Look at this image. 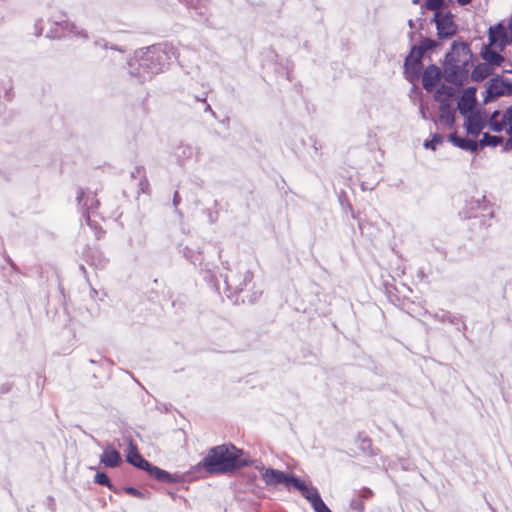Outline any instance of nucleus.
Listing matches in <instances>:
<instances>
[{
    "instance_id": "obj_45",
    "label": "nucleus",
    "mask_w": 512,
    "mask_h": 512,
    "mask_svg": "<svg viewBox=\"0 0 512 512\" xmlns=\"http://www.w3.org/2000/svg\"><path fill=\"white\" fill-rule=\"evenodd\" d=\"M502 119L504 120L506 127H512V105L507 107L502 115Z\"/></svg>"
},
{
    "instance_id": "obj_61",
    "label": "nucleus",
    "mask_w": 512,
    "mask_h": 512,
    "mask_svg": "<svg viewBox=\"0 0 512 512\" xmlns=\"http://www.w3.org/2000/svg\"><path fill=\"white\" fill-rule=\"evenodd\" d=\"M79 268L83 272V274H86V268L84 267V265H80Z\"/></svg>"
},
{
    "instance_id": "obj_25",
    "label": "nucleus",
    "mask_w": 512,
    "mask_h": 512,
    "mask_svg": "<svg viewBox=\"0 0 512 512\" xmlns=\"http://www.w3.org/2000/svg\"><path fill=\"white\" fill-rule=\"evenodd\" d=\"M493 73V68L485 63L476 64L470 74V79L475 82H481Z\"/></svg>"
},
{
    "instance_id": "obj_54",
    "label": "nucleus",
    "mask_w": 512,
    "mask_h": 512,
    "mask_svg": "<svg viewBox=\"0 0 512 512\" xmlns=\"http://www.w3.org/2000/svg\"><path fill=\"white\" fill-rule=\"evenodd\" d=\"M417 277L420 279V281L422 282H428V276L425 274L424 270L423 269H419L417 271Z\"/></svg>"
},
{
    "instance_id": "obj_37",
    "label": "nucleus",
    "mask_w": 512,
    "mask_h": 512,
    "mask_svg": "<svg viewBox=\"0 0 512 512\" xmlns=\"http://www.w3.org/2000/svg\"><path fill=\"white\" fill-rule=\"evenodd\" d=\"M445 3L444 0H425L424 7L427 10L434 11H440V8L444 7Z\"/></svg>"
},
{
    "instance_id": "obj_19",
    "label": "nucleus",
    "mask_w": 512,
    "mask_h": 512,
    "mask_svg": "<svg viewBox=\"0 0 512 512\" xmlns=\"http://www.w3.org/2000/svg\"><path fill=\"white\" fill-rule=\"evenodd\" d=\"M448 141L452 143L453 146L470 153L476 152L479 148V144L476 140L459 136L456 132L448 135Z\"/></svg>"
},
{
    "instance_id": "obj_21",
    "label": "nucleus",
    "mask_w": 512,
    "mask_h": 512,
    "mask_svg": "<svg viewBox=\"0 0 512 512\" xmlns=\"http://www.w3.org/2000/svg\"><path fill=\"white\" fill-rule=\"evenodd\" d=\"M100 463L108 468H116L122 463L121 454L112 446H107L100 456Z\"/></svg>"
},
{
    "instance_id": "obj_31",
    "label": "nucleus",
    "mask_w": 512,
    "mask_h": 512,
    "mask_svg": "<svg viewBox=\"0 0 512 512\" xmlns=\"http://www.w3.org/2000/svg\"><path fill=\"white\" fill-rule=\"evenodd\" d=\"M94 483L107 487L110 491L119 494L120 489L117 488L110 480L108 475L103 471H97L94 475Z\"/></svg>"
},
{
    "instance_id": "obj_12",
    "label": "nucleus",
    "mask_w": 512,
    "mask_h": 512,
    "mask_svg": "<svg viewBox=\"0 0 512 512\" xmlns=\"http://www.w3.org/2000/svg\"><path fill=\"white\" fill-rule=\"evenodd\" d=\"M295 476L296 475L293 473L268 468L263 472V481L267 486L283 485L287 489H290L293 481H295Z\"/></svg>"
},
{
    "instance_id": "obj_44",
    "label": "nucleus",
    "mask_w": 512,
    "mask_h": 512,
    "mask_svg": "<svg viewBox=\"0 0 512 512\" xmlns=\"http://www.w3.org/2000/svg\"><path fill=\"white\" fill-rule=\"evenodd\" d=\"M149 189V182L146 175H142L138 183V193H147Z\"/></svg>"
},
{
    "instance_id": "obj_30",
    "label": "nucleus",
    "mask_w": 512,
    "mask_h": 512,
    "mask_svg": "<svg viewBox=\"0 0 512 512\" xmlns=\"http://www.w3.org/2000/svg\"><path fill=\"white\" fill-rule=\"evenodd\" d=\"M441 45L440 42L428 37H422L417 45H412L415 51H419L423 55L427 51H432Z\"/></svg>"
},
{
    "instance_id": "obj_2",
    "label": "nucleus",
    "mask_w": 512,
    "mask_h": 512,
    "mask_svg": "<svg viewBox=\"0 0 512 512\" xmlns=\"http://www.w3.org/2000/svg\"><path fill=\"white\" fill-rule=\"evenodd\" d=\"M177 58L176 49L169 43H159L141 49L140 54L127 62V72L139 83L167 70Z\"/></svg>"
},
{
    "instance_id": "obj_46",
    "label": "nucleus",
    "mask_w": 512,
    "mask_h": 512,
    "mask_svg": "<svg viewBox=\"0 0 512 512\" xmlns=\"http://www.w3.org/2000/svg\"><path fill=\"white\" fill-rule=\"evenodd\" d=\"M204 279L215 289V291L219 292V285L215 275L207 272Z\"/></svg>"
},
{
    "instance_id": "obj_26",
    "label": "nucleus",
    "mask_w": 512,
    "mask_h": 512,
    "mask_svg": "<svg viewBox=\"0 0 512 512\" xmlns=\"http://www.w3.org/2000/svg\"><path fill=\"white\" fill-rule=\"evenodd\" d=\"M355 443L364 455L369 457L377 455V450L373 448L371 438L364 433H358Z\"/></svg>"
},
{
    "instance_id": "obj_34",
    "label": "nucleus",
    "mask_w": 512,
    "mask_h": 512,
    "mask_svg": "<svg viewBox=\"0 0 512 512\" xmlns=\"http://www.w3.org/2000/svg\"><path fill=\"white\" fill-rule=\"evenodd\" d=\"M183 256L194 266L197 265V263H201L202 257L199 252H195L194 250L190 249L189 247H184L181 250Z\"/></svg>"
},
{
    "instance_id": "obj_43",
    "label": "nucleus",
    "mask_w": 512,
    "mask_h": 512,
    "mask_svg": "<svg viewBox=\"0 0 512 512\" xmlns=\"http://www.w3.org/2000/svg\"><path fill=\"white\" fill-rule=\"evenodd\" d=\"M94 45L95 47H98V48H101V49H114V50H118L120 52H123V49L119 48L118 46H115V45H111L109 46L108 42L105 40V39H97L95 42H94Z\"/></svg>"
},
{
    "instance_id": "obj_39",
    "label": "nucleus",
    "mask_w": 512,
    "mask_h": 512,
    "mask_svg": "<svg viewBox=\"0 0 512 512\" xmlns=\"http://www.w3.org/2000/svg\"><path fill=\"white\" fill-rule=\"evenodd\" d=\"M486 122H487V127H489L493 132L500 133L503 130L506 131V125L502 118H501V120L486 121Z\"/></svg>"
},
{
    "instance_id": "obj_64",
    "label": "nucleus",
    "mask_w": 512,
    "mask_h": 512,
    "mask_svg": "<svg viewBox=\"0 0 512 512\" xmlns=\"http://www.w3.org/2000/svg\"><path fill=\"white\" fill-rule=\"evenodd\" d=\"M421 0H412V4L414 5H418L420 4Z\"/></svg>"
},
{
    "instance_id": "obj_42",
    "label": "nucleus",
    "mask_w": 512,
    "mask_h": 512,
    "mask_svg": "<svg viewBox=\"0 0 512 512\" xmlns=\"http://www.w3.org/2000/svg\"><path fill=\"white\" fill-rule=\"evenodd\" d=\"M506 134L508 135V139L505 140V143L502 147V152H509L512 150V127H506Z\"/></svg>"
},
{
    "instance_id": "obj_20",
    "label": "nucleus",
    "mask_w": 512,
    "mask_h": 512,
    "mask_svg": "<svg viewBox=\"0 0 512 512\" xmlns=\"http://www.w3.org/2000/svg\"><path fill=\"white\" fill-rule=\"evenodd\" d=\"M488 40L490 45H498L502 50L506 46L507 34L505 26L497 23L489 28Z\"/></svg>"
},
{
    "instance_id": "obj_51",
    "label": "nucleus",
    "mask_w": 512,
    "mask_h": 512,
    "mask_svg": "<svg viewBox=\"0 0 512 512\" xmlns=\"http://www.w3.org/2000/svg\"><path fill=\"white\" fill-rule=\"evenodd\" d=\"M260 295H261V292H253L252 295L247 296V302L250 304L255 303L257 301V299L260 297ZM245 302H246V299L243 298L242 303H245Z\"/></svg>"
},
{
    "instance_id": "obj_49",
    "label": "nucleus",
    "mask_w": 512,
    "mask_h": 512,
    "mask_svg": "<svg viewBox=\"0 0 512 512\" xmlns=\"http://www.w3.org/2000/svg\"><path fill=\"white\" fill-rule=\"evenodd\" d=\"M313 510L314 512H332L323 500L313 507Z\"/></svg>"
},
{
    "instance_id": "obj_7",
    "label": "nucleus",
    "mask_w": 512,
    "mask_h": 512,
    "mask_svg": "<svg viewBox=\"0 0 512 512\" xmlns=\"http://www.w3.org/2000/svg\"><path fill=\"white\" fill-rule=\"evenodd\" d=\"M432 21L436 25L437 36L439 39H448L456 35L457 26L454 23V15L451 11H436Z\"/></svg>"
},
{
    "instance_id": "obj_24",
    "label": "nucleus",
    "mask_w": 512,
    "mask_h": 512,
    "mask_svg": "<svg viewBox=\"0 0 512 512\" xmlns=\"http://www.w3.org/2000/svg\"><path fill=\"white\" fill-rule=\"evenodd\" d=\"M455 110L452 108L451 103L439 104V119L447 127H453L455 123Z\"/></svg>"
},
{
    "instance_id": "obj_4",
    "label": "nucleus",
    "mask_w": 512,
    "mask_h": 512,
    "mask_svg": "<svg viewBox=\"0 0 512 512\" xmlns=\"http://www.w3.org/2000/svg\"><path fill=\"white\" fill-rule=\"evenodd\" d=\"M460 215H463L464 218L474 220L472 223L473 226L478 223L483 227H489L491 225L490 220L494 217V213L489 209L485 196L477 199L472 197L466 200Z\"/></svg>"
},
{
    "instance_id": "obj_16",
    "label": "nucleus",
    "mask_w": 512,
    "mask_h": 512,
    "mask_svg": "<svg viewBox=\"0 0 512 512\" xmlns=\"http://www.w3.org/2000/svg\"><path fill=\"white\" fill-rule=\"evenodd\" d=\"M443 75V70H441L436 64L428 65L424 70H422L421 78H422V86L426 91H431L440 78Z\"/></svg>"
},
{
    "instance_id": "obj_27",
    "label": "nucleus",
    "mask_w": 512,
    "mask_h": 512,
    "mask_svg": "<svg viewBox=\"0 0 512 512\" xmlns=\"http://www.w3.org/2000/svg\"><path fill=\"white\" fill-rule=\"evenodd\" d=\"M480 56L485 60V63L493 64L495 66H500L504 61V57L501 54L490 49L487 45H483L480 51Z\"/></svg>"
},
{
    "instance_id": "obj_62",
    "label": "nucleus",
    "mask_w": 512,
    "mask_h": 512,
    "mask_svg": "<svg viewBox=\"0 0 512 512\" xmlns=\"http://www.w3.org/2000/svg\"><path fill=\"white\" fill-rule=\"evenodd\" d=\"M408 25L410 26V28H413V27H414V23H413V20H412V19H410V20L408 21Z\"/></svg>"
},
{
    "instance_id": "obj_6",
    "label": "nucleus",
    "mask_w": 512,
    "mask_h": 512,
    "mask_svg": "<svg viewBox=\"0 0 512 512\" xmlns=\"http://www.w3.org/2000/svg\"><path fill=\"white\" fill-rule=\"evenodd\" d=\"M485 87L484 104L495 101L499 96H512V81L501 75L490 78Z\"/></svg>"
},
{
    "instance_id": "obj_55",
    "label": "nucleus",
    "mask_w": 512,
    "mask_h": 512,
    "mask_svg": "<svg viewBox=\"0 0 512 512\" xmlns=\"http://www.w3.org/2000/svg\"><path fill=\"white\" fill-rule=\"evenodd\" d=\"M172 202H173V205H174L175 207H177V206L180 204V202H181V197H180V195H179V192H178V191H175V192H174V195H173V201H172Z\"/></svg>"
},
{
    "instance_id": "obj_14",
    "label": "nucleus",
    "mask_w": 512,
    "mask_h": 512,
    "mask_svg": "<svg viewBox=\"0 0 512 512\" xmlns=\"http://www.w3.org/2000/svg\"><path fill=\"white\" fill-rule=\"evenodd\" d=\"M291 488L298 490L301 495L311 504L312 508L323 500L316 487L307 484L297 475L295 476V481H293Z\"/></svg>"
},
{
    "instance_id": "obj_10",
    "label": "nucleus",
    "mask_w": 512,
    "mask_h": 512,
    "mask_svg": "<svg viewBox=\"0 0 512 512\" xmlns=\"http://www.w3.org/2000/svg\"><path fill=\"white\" fill-rule=\"evenodd\" d=\"M464 118L463 126L467 134L474 137H478L482 130L487 127L486 111L484 109L476 108Z\"/></svg>"
},
{
    "instance_id": "obj_40",
    "label": "nucleus",
    "mask_w": 512,
    "mask_h": 512,
    "mask_svg": "<svg viewBox=\"0 0 512 512\" xmlns=\"http://www.w3.org/2000/svg\"><path fill=\"white\" fill-rule=\"evenodd\" d=\"M350 508L356 512H365V505L361 498H353L349 504Z\"/></svg>"
},
{
    "instance_id": "obj_58",
    "label": "nucleus",
    "mask_w": 512,
    "mask_h": 512,
    "mask_svg": "<svg viewBox=\"0 0 512 512\" xmlns=\"http://www.w3.org/2000/svg\"><path fill=\"white\" fill-rule=\"evenodd\" d=\"M460 6H466L472 2V0H456Z\"/></svg>"
},
{
    "instance_id": "obj_11",
    "label": "nucleus",
    "mask_w": 512,
    "mask_h": 512,
    "mask_svg": "<svg viewBox=\"0 0 512 512\" xmlns=\"http://www.w3.org/2000/svg\"><path fill=\"white\" fill-rule=\"evenodd\" d=\"M77 202L87 225L93 227L90 215L97 211L100 205L99 200L95 197V195H86L82 188H78Z\"/></svg>"
},
{
    "instance_id": "obj_41",
    "label": "nucleus",
    "mask_w": 512,
    "mask_h": 512,
    "mask_svg": "<svg viewBox=\"0 0 512 512\" xmlns=\"http://www.w3.org/2000/svg\"><path fill=\"white\" fill-rule=\"evenodd\" d=\"M473 59L469 56L465 57L460 63H458V66L462 68L463 73H465L469 77V70L473 65Z\"/></svg>"
},
{
    "instance_id": "obj_8",
    "label": "nucleus",
    "mask_w": 512,
    "mask_h": 512,
    "mask_svg": "<svg viewBox=\"0 0 512 512\" xmlns=\"http://www.w3.org/2000/svg\"><path fill=\"white\" fill-rule=\"evenodd\" d=\"M423 55L419 51L410 48L408 55L404 59V77L410 83H415L420 79L423 70Z\"/></svg>"
},
{
    "instance_id": "obj_56",
    "label": "nucleus",
    "mask_w": 512,
    "mask_h": 512,
    "mask_svg": "<svg viewBox=\"0 0 512 512\" xmlns=\"http://www.w3.org/2000/svg\"><path fill=\"white\" fill-rule=\"evenodd\" d=\"M506 45H512V20L509 24V36H507Z\"/></svg>"
},
{
    "instance_id": "obj_53",
    "label": "nucleus",
    "mask_w": 512,
    "mask_h": 512,
    "mask_svg": "<svg viewBox=\"0 0 512 512\" xmlns=\"http://www.w3.org/2000/svg\"><path fill=\"white\" fill-rule=\"evenodd\" d=\"M253 461H254L253 464L256 463L255 464V469H257L260 472L261 477L263 478V472L265 470H267L268 468H265V466L263 465L262 462H258V461H255V460H253Z\"/></svg>"
},
{
    "instance_id": "obj_18",
    "label": "nucleus",
    "mask_w": 512,
    "mask_h": 512,
    "mask_svg": "<svg viewBox=\"0 0 512 512\" xmlns=\"http://www.w3.org/2000/svg\"><path fill=\"white\" fill-rule=\"evenodd\" d=\"M434 319L440 322H448L451 325L455 326L458 331L463 332L464 338L467 339L465 334V330L467 329V325L463 321V317L460 314H452L449 311L441 310L438 313L434 314Z\"/></svg>"
},
{
    "instance_id": "obj_60",
    "label": "nucleus",
    "mask_w": 512,
    "mask_h": 512,
    "mask_svg": "<svg viewBox=\"0 0 512 512\" xmlns=\"http://www.w3.org/2000/svg\"><path fill=\"white\" fill-rule=\"evenodd\" d=\"M196 100H197V101L204 102V103H207V102H206V95H205V96H203V97H198V96H196Z\"/></svg>"
},
{
    "instance_id": "obj_48",
    "label": "nucleus",
    "mask_w": 512,
    "mask_h": 512,
    "mask_svg": "<svg viewBox=\"0 0 512 512\" xmlns=\"http://www.w3.org/2000/svg\"><path fill=\"white\" fill-rule=\"evenodd\" d=\"M145 174V168L143 166H136L131 172V177L134 179H140Z\"/></svg>"
},
{
    "instance_id": "obj_47",
    "label": "nucleus",
    "mask_w": 512,
    "mask_h": 512,
    "mask_svg": "<svg viewBox=\"0 0 512 512\" xmlns=\"http://www.w3.org/2000/svg\"><path fill=\"white\" fill-rule=\"evenodd\" d=\"M372 496H373V491L368 487H363L359 491V495H358V497L361 498L363 502H364V500L370 499Z\"/></svg>"
},
{
    "instance_id": "obj_1",
    "label": "nucleus",
    "mask_w": 512,
    "mask_h": 512,
    "mask_svg": "<svg viewBox=\"0 0 512 512\" xmlns=\"http://www.w3.org/2000/svg\"><path fill=\"white\" fill-rule=\"evenodd\" d=\"M253 462L243 449L233 443H226L211 447L206 456L183 475L185 481L203 478L205 475H232L253 465Z\"/></svg>"
},
{
    "instance_id": "obj_32",
    "label": "nucleus",
    "mask_w": 512,
    "mask_h": 512,
    "mask_svg": "<svg viewBox=\"0 0 512 512\" xmlns=\"http://www.w3.org/2000/svg\"><path fill=\"white\" fill-rule=\"evenodd\" d=\"M443 136L439 133L431 134L430 139H426L423 143L425 149H431L435 151L439 145L443 143Z\"/></svg>"
},
{
    "instance_id": "obj_59",
    "label": "nucleus",
    "mask_w": 512,
    "mask_h": 512,
    "mask_svg": "<svg viewBox=\"0 0 512 512\" xmlns=\"http://www.w3.org/2000/svg\"><path fill=\"white\" fill-rule=\"evenodd\" d=\"M420 113H421V117L423 119H427L426 112H425L423 106H420Z\"/></svg>"
},
{
    "instance_id": "obj_17",
    "label": "nucleus",
    "mask_w": 512,
    "mask_h": 512,
    "mask_svg": "<svg viewBox=\"0 0 512 512\" xmlns=\"http://www.w3.org/2000/svg\"><path fill=\"white\" fill-rule=\"evenodd\" d=\"M450 54L455 64L460 63L465 57L469 56L474 58V54L471 50L470 44L464 41H453L450 49L446 52Z\"/></svg>"
},
{
    "instance_id": "obj_9",
    "label": "nucleus",
    "mask_w": 512,
    "mask_h": 512,
    "mask_svg": "<svg viewBox=\"0 0 512 512\" xmlns=\"http://www.w3.org/2000/svg\"><path fill=\"white\" fill-rule=\"evenodd\" d=\"M442 65L443 77L449 84L459 87L468 81V76L463 73L458 64H455L450 54H445Z\"/></svg>"
},
{
    "instance_id": "obj_52",
    "label": "nucleus",
    "mask_w": 512,
    "mask_h": 512,
    "mask_svg": "<svg viewBox=\"0 0 512 512\" xmlns=\"http://www.w3.org/2000/svg\"><path fill=\"white\" fill-rule=\"evenodd\" d=\"M500 115L499 110L493 111L490 115L486 114V121H496L498 120V116Z\"/></svg>"
},
{
    "instance_id": "obj_38",
    "label": "nucleus",
    "mask_w": 512,
    "mask_h": 512,
    "mask_svg": "<svg viewBox=\"0 0 512 512\" xmlns=\"http://www.w3.org/2000/svg\"><path fill=\"white\" fill-rule=\"evenodd\" d=\"M213 204H214V208H215V210L206 209V210L204 211V213H205V214H206V216H207L208 222H209L210 224H215V223L218 221V219H219V212H218V210H216V208H217V206H218V204H219V203H218V200H214V203H213Z\"/></svg>"
},
{
    "instance_id": "obj_5",
    "label": "nucleus",
    "mask_w": 512,
    "mask_h": 512,
    "mask_svg": "<svg viewBox=\"0 0 512 512\" xmlns=\"http://www.w3.org/2000/svg\"><path fill=\"white\" fill-rule=\"evenodd\" d=\"M221 277L223 278L227 297L232 299L234 295L242 292L252 282L253 273L250 270L244 272L229 270L226 274H221Z\"/></svg>"
},
{
    "instance_id": "obj_23",
    "label": "nucleus",
    "mask_w": 512,
    "mask_h": 512,
    "mask_svg": "<svg viewBox=\"0 0 512 512\" xmlns=\"http://www.w3.org/2000/svg\"><path fill=\"white\" fill-rule=\"evenodd\" d=\"M456 92L457 90L452 86V84L447 85L445 83H442L436 89L434 99L439 104L451 103V100Z\"/></svg>"
},
{
    "instance_id": "obj_28",
    "label": "nucleus",
    "mask_w": 512,
    "mask_h": 512,
    "mask_svg": "<svg viewBox=\"0 0 512 512\" xmlns=\"http://www.w3.org/2000/svg\"><path fill=\"white\" fill-rule=\"evenodd\" d=\"M477 143L479 144V148H484V147L495 148L498 145L503 146V144L505 143V140L502 136L491 135L487 132H484V133H482V138L479 141H477Z\"/></svg>"
},
{
    "instance_id": "obj_29",
    "label": "nucleus",
    "mask_w": 512,
    "mask_h": 512,
    "mask_svg": "<svg viewBox=\"0 0 512 512\" xmlns=\"http://www.w3.org/2000/svg\"><path fill=\"white\" fill-rule=\"evenodd\" d=\"M339 203L344 211H349L353 219L357 220L358 227L362 231L363 230V221L359 218L358 214L354 211L352 204L349 202L347 195L344 191H342L339 196Z\"/></svg>"
},
{
    "instance_id": "obj_22",
    "label": "nucleus",
    "mask_w": 512,
    "mask_h": 512,
    "mask_svg": "<svg viewBox=\"0 0 512 512\" xmlns=\"http://www.w3.org/2000/svg\"><path fill=\"white\" fill-rule=\"evenodd\" d=\"M84 257L86 262L96 269H104L108 263V259L96 248H87Z\"/></svg>"
},
{
    "instance_id": "obj_36",
    "label": "nucleus",
    "mask_w": 512,
    "mask_h": 512,
    "mask_svg": "<svg viewBox=\"0 0 512 512\" xmlns=\"http://www.w3.org/2000/svg\"><path fill=\"white\" fill-rule=\"evenodd\" d=\"M121 491H123V492H125V493H127V494H129L131 496L140 498V499H146L147 496L150 495L149 492L141 491L138 488L133 487V486H125L122 489H120V492Z\"/></svg>"
},
{
    "instance_id": "obj_33",
    "label": "nucleus",
    "mask_w": 512,
    "mask_h": 512,
    "mask_svg": "<svg viewBox=\"0 0 512 512\" xmlns=\"http://www.w3.org/2000/svg\"><path fill=\"white\" fill-rule=\"evenodd\" d=\"M194 153V148L191 145L181 144L176 149V155L179 161H184L191 158Z\"/></svg>"
},
{
    "instance_id": "obj_3",
    "label": "nucleus",
    "mask_w": 512,
    "mask_h": 512,
    "mask_svg": "<svg viewBox=\"0 0 512 512\" xmlns=\"http://www.w3.org/2000/svg\"><path fill=\"white\" fill-rule=\"evenodd\" d=\"M126 461L139 470L145 471L151 478L161 483H181L185 482V475L178 473L172 474L158 466L153 465L146 460L138 451L137 445L130 440L127 451Z\"/></svg>"
},
{
    "instance_id": "obj_57",
    "label": "nucleus",
    "mask_w": 512,
    "mask_h": 512,
    "mask_svg": "<svg viewBox=\"0 0 512 512\" xmlns=\"http://www.w3.org/2000/svg\"><path fill=\"white\" fill-rule=\"evenodd\" d=\"M205 111L207 112H210L212 114L213 117H216V113L212 110L211 106L208 104V103H205Z\"/></svg>"
},
{
    "instance_id": "obj_35",
    "label": "nucleus",
    "mask_w": 512,
    "mask_h": 512,
    "mask_svg": "<svg viewBox=\"0 0 512 512\" xmlns=\"http://www.w3.org/2000/svg\"><path fill=\"white\" fill-rule=\"evenodd\" d=\"M4 97L7 101H11L13 98L12 85L10 81L5 82L0 79V98Z\"/></svg>"
},
{
    "instance_id": "obj_15",
    "label": "nucleus",
    "mask_w": 512,
    "mask_h": 512,
    "mask_svg": "<svg viewBox=\"0 0 512 512\" xmlns=\"http://www.w3.org/2000/svg\"><path fill=\"white\" fill-rule=\"evenodd\" d=\"M70 33L81 35L85 38L87 37V34L83 30L79 31L74 23H70L66 20L55 22L54 27L47 32L46 37L50 39H61L65 38Z\"/></svg>"
},
{
    "instance_id": "obj_13",
    "label": "nucleus",
    "mask_w": 512,
    "mask_h": 512,
    "mask_svg": "<svg viewBox=\"0 0 512 512\" xmlns=\"http://www.w3.org/2000/svg\"><path fill=\"white\" fill-rule=\"evenodd\" d=\"M477 88L475 86H468L463 89L462 94L459 96L457 100V110L459 113L466 117L474 111V106L477 102Z\"/></svg>"
},
{
    "instance_id": "obj_63",
    "label": "nucleus",
    "mask_w": 512,
    "mask_h": 512,
    "mask_svg": "<svg viewBox=\"0 0 512 512\" xmlns=\"http://www.w3.org/2000/svg\"><path fill=\"white\" fill-rule=\"evenodd\" d=\"M8 262L11 265V267L15 268V264L10 258L8 259Z\"/></svg>"
},
{
    "instance_id": "obj_50",
    "label": "nucleus",
    "mask_w": 512,
    "mask_h": 512,
    "mask_svg": "<svg viewBox=\"0 0 512 512\" xmlns=\"http://www.w3.org/2000/svg\"><path fill=\"white\" fill-rule=\"evenodd\" d=\"M46 507L52 512H56V503L52 496H48L45 500Z\"/></svg>"
}]
</instances>
